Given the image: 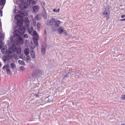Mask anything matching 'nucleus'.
Segmentation results:
<instances>
[{
	"label": "nucleus",
	"mask_w": 125,
	"mask_h": 125,
	"mask_svg": "<svg viewBox=\"0 0 125 125\" xmlns=\"http://www.w3.org/2000/svg\"><path fill=\"white\" fill-rule=\"evenodd\" d=\"M21 3H20L19 7L21 10H19V15L15 17L16 19H17V17H20L21 20H18L17 23V28L18 30H16L14 32V35L10 37V41L13 42L16 44H22L24 41L21 37V35H23L25 33V28H28L29 27V24H30V21L27 17L23 18V16H27L28 14L27 11L23 10V9H26L27 8V3L26 0H20Z\"/></svg>",
	"instance_id": "f257e3e1"
},
{
	"label": "nucleus",
	"mask_w": 125,
	"mask_h": 125,
	"mask_svg": "<svg viewBox=\"0 0 125 125\" xmlns=\"http://www.w3.org/2000/svg\"><path fill=\"white\" fill-rule=\"evenodd\" d=\"M61 23H62V22L60 20L52 18L47 21L46 24L47 26H52V25H53L54 27L52 28V30L55 31H57V28L60 26Z\"/></svg>",
	"instance_id": "f03ea898"
},
{
	"label": "nucleus",
	"mask_w": 125,
	"mask_h": 125,
	"mask_svg": "<svg viewBox=\"0 0 125 125\" xmlns=\"http://www.w3.org/2000/svg\"><path fill=\"white\" fill-rule=\"evenodd\" d=\"M28 32L31 36L33 37V42H34L35 45L38 46L39 44V42L38 41H39V34L37 33V31H34L33 29V27H31L30 28H28Z\"/></svg>",
	"instance_id": "7ed1b4c3"
},
{
	"label": "nucleus",
	"mask_w": 125,
	"mask_h": 125,
	"mask_svg": "<svg viewBox=\"0 0 125 125\" xmlns=\"http://www.w3.org/2000/svg\"><path fill=\"white\" fill-rule=\"evenodd\" d=\"M0 49H1V51L3 54H9V53H12V52H15L17 50V47H16L15 44H13L8 50L6 48V46L3 47Z\"/></svg>",
	"instance_id": "20e7f679"
},
{
	"label": "nucleus",
	"mask_w": 125,
	"mask_h": 125,
	"mask_svg": "<svg viewBox=\"0 0 125 125\" xmlns=\"http://www.w3.org/2000/svg\"><path fill=\"white\" fill-rule=\"evenodd\" d=\"M42 74V70L38 68H34L32 70V75L28 76V78L30 80H34V79L40 78V76H41Z\"/></svg>",
	"instance_id": "39448f33"
},
{
	"label": "nucleus",
	"mask_w": 125,
	"mask_h": 125,
	"mask_svg": "<svg viewBox=\"0 0 125 125\" xmlns=\"http://www.w3.org/2000/svg\"><path fill=\"white\" fill-rule=\"evenodd\" d=\"M13 57H14V53L12 52V53L8 54L7 56H4L3 58V60L4 62H7L10 60V59H13Z\"/></svg>",
	"instance_id": "423d86ee"
},
{
	"label": "nucleus",
	"mask_w": 125,
	"mask_h": 125,
	"mask_svg": "<svg viewBox=\"0 0 125 125\" xmlns=\"http://www.w3.org/2000/svg\"><path fill=\"white\" fill-rule=\"evenodd\" d=\"M103 15L106 18L107 20L110 19L109 16H110V9L109 7H106L105 8L104 11L103 12Z\"/></svg>",
	"instance_id": "0eeeda50"
},
{
	"label": "nucleus",
	"mask_w": 125,
	"mask_h": 125,
	"mask_svg": "<svg viewBox=\"0 0 125 125\" xmlns=\"http://www.w3.org/2000/svg\"><path fill=\"white\" fill-rule=\"evenodd\" d=\"M3 70L4 69H6V73L8 75H11V71H10V67H9V64H7L6 65H4L3 68Z\"/></svg>",
	"instance_id": "6e6552de"
},
{
	"label": "nucleus",
	"mask_w": 125,
	"mask_h": 125,
	"mask_svg": "<svg viewBox=\"0 0 125 125\" xmlns=\"http://www.w3.org/2000/svg\"><path fill=\"white\" fill-rule=\"evenodd\" d=\"M36 0H27V3L29 5L33 6V5L36 4Z\"/></svg>",
	"instance_id": "1a4fd4ad"
},
{
	"label": "nucleus",
	"mask_w": 125,
	"mask_h": 125,
	"mask_svg": "<svg viewBox=\"0 0 125 125\" xmlns=\"http://www.w3.org/2000/svg\"><path fill=\"white\" fill-rule=\"evenodd\" d=\"M33 11L34 13H37L39 10H40V6L35 5L32 8Z\"/></svg>",
	"instance_id": "9d476101"
},
{
	"label": "nucleus",
	"mask_w": 125,
	"mask_h": 125,
	"mask_svg": "<svg viewBox=\"0 0 125 125\" xmlns=\"http://www.w3.org/2000/svg\"><path fill=\"white\" fill-rule=\"evenodd\" d=\"M46 46L47 45L46 44H44L43 46H42L41 48V52L43 55H44L45 54V49L46 48Z\"/></svg>",
	"instance_id": "9b49d317"
},
{
	"label": "nucleus",
	"mask_w": 125,
	"mask_h": 125,
	"mask_svg": "<svg viewBox=\"0 0 125 125\" xmlns=\"http://www.w3.org/2000/svg\"><path fill=\"white\" fill-rule=\"evenodd\" d=\"M58 31L60 34H62V33L64 32V27H59L58 29Z\"/></svg>",
	"instance_id": "f8f14e48"
},
{
	"label": "nucleus",
	"mask_w": 125,
	"mask_h": 125,
	"mask_svg": "<svg viewBox=\"0 0 125 125\" xmlns=\"http://www.w3.org/2000/svg\"><path fill=\"white\" fill-rule=\"evenodd\" d=\"M30 55L33 59H35L36 58V54H35V52H34V50H32L30 52Z\"/></svg>",
	"instance_id": "ddd939ff"
},
{
	"label": "nucleus",
	"mask_w": 125,
	"mask_h": 125,
	"mask_svg": "<svg viewBox=\"0 0 125 125\" xmlns=\"http://www.w3.org/2000/svg\"><path fill=\"white\" fill-rule=\"evenodd\" d=\"M29 53H30L29 48H26L24 50V54H25L26 55H29Z\"/></svg>",
	"instance_id": "4468645a"
},
{
	"label": "nucleus",
	"mask_w": 125,
	"mask_h": 125,
	"mask_svg": "<svg viewBox=\"0 0 125 125\" xmlns=\"http://www.w3.org/2000/svg\"><path fill=\"white\" fill-rule=\"evenodd\" d=\"M18 63L20 64V65H23V66H25V62H24L23 61L19 60Z\"/></svg>",
	"instance_id": "2eb2a0df"
},
{
	"label": "nucleus",
	"mask_w": 125,
	"mask_h": 125,
	"mask_svg": "<svg viewBox=\"0 0 125 125\" xmlns=\"http://www.w3.org/2000/svg\"><path fill=\"white\" fill-rule=\"evenodd\" d=\"M36 20H41L42 19V15L38 14L36 16Z\"/></svg>",
	"instance_id": "dca6fc26"
},
{
	"label": "nucleus",
	"mask_w": 125,
	"mask_h": 125,
	"mask_svg": "<svg viewBox=\"0 0 125 125\" xmlns=\"http://www.w3.org/2000/svg\"><path fill=\"white\" fill-rule=\"evenodd\" d=\"M21 48L20 47H19L17 49V50L15 52H16L17 51V53L18 54H21Z\"/></svg>",
	"instance_id": "f3484780"
},
{
	"label": "nucleus",
	"mask_w": 125,
	"mask_h": 125,
	"mask_svg": "<svg viewBox=\"0 0 125 125\" xmlns=\"http://www.w3.org/2000/svg\"><path fill=\"white\" fill-rule=\"evenodd\" d=\"M10 67L11 69H12V70H14V69H15V68L16 67V66H15V64L13 63H11L10 64Z\"/></svg>",
	"instance_id": "a211bd4d"
},
{
	"label": "nucleus",
	"mask_w": 125,
	"mask_h": 125,
	"mask_svg": "<svg viewBox=\"0 0 125 125\" xmlns=\"http://www.w3.org/2000/svg\"><path fill=\"white\" fill-rule=\"evenodd\" d=\"M6 93V92L3 91V89L0 90V95H3V94H5Z\"/></svg>",
	"instance_id": "6ab92c4d"
},
{
	"label": "nucleus",
	"mask_w": 125,
	"mask_h": 125,
	"mask_svg": "<svg viewBox=\"0 0 125 125\" xmlns=\"http://www.w3.org/2000/svg\"><path fill=\"white\" fill-rule=\"evenodd\" d=\"M31 59V57H30L29 56H27L25 58V61L26 62H29V60Z\"/></svg>",
	"instance_id": "aec40b11"
},
{
	"label": "nucleus",
	"mask_w": 125,
	"mask_h": 125,
	"mask_svg": "<svg viewBox=\"0 0 125 125\" xmlns=\"http://www.w3.org/2000/svg\"><path fill=\"white\" fill-rule=\"evenodd\" d=\"M33 97H34V98H40V95L35 94L33 95Z\"/></svg>",
	"instance_id": "412c9836"
},
{
	"label": "nucleus",
	"mask_w": 125,
	"mask_h": 125,
	"mask_svg": "<svg viewBox=\"0 0 125 125\" xmlns=\"http://www.w3.org/2000/svg\"><path fill=\"white\" fill-rule=\"evenodd\" d=\"M53 12H57V13H58V12H60V9H58V10L56 9H54L53 10Z\"/></svg>",
	"instance_id": "4be33fe9"
},
{
	"label": "nucleus",
	"mask_w": 125,
	"mask_h": 125,
	"mask_svg": "<svg viewBox=\"0 0 125 125\" xmlns=\"http://www.w3.org/2000/svg\"><path fill=\"white\" fill-rule=\"evenodd\" d=\"M3 44L2 43V41H0V49L3 47Z\"/></svg>",
	"instance_id": "5701e85b"
},
{
	"label": "nucleus",
	"mask_w": 125,
	"mask_h": 125,
	"mask_svg": "<svg viewBox=\"0 0 125 125\" xmlns=\"http://www.w3.org/2000/svg\"><path fill=\"white\" fill-rule=\"evenodd\" d=\"M20 70H21V71H25V67H24L23 66H21L20 67Z\"/></svg>",
	"instance_id": "b1692460"
},
{
	"label": "nucleus",
	"mask_w": 125,
	"mask_h": 125,
	"mask_svg": "<svg viewBox=\"0 0 125 125\" xmlns=\"http://www.w3.org/2000/svg\"><path fill=\"white\" fill-rule=\"evenodd\" d=\"M37 26V28H38V30H40V28L41 27V23L40 22H38Z\"/></svg>",
	"instance_id": "393cba45"
},
{
	"label": "nucleus",
	"mask_w": 125,
	"mask_h": 125,
	"mask_svg": "<svg viewBox=\"0 0 125 125\" xmlns=\"http://www.w3.org/2000/svg\"><path fill=\"white\" fill-rule=\"evenodd\" d=\"M3 34L0 33V40H3Z\"/></svg>",
	"instance_id": "a878e982"
},
{
	"label": "nucleus",
	"mask_w": 125,
	"mask_h": 125,
	"mask_svg": "<svg viewBox=\"0 0 125 125\" xmlns=\"http://www.w3.org/2000/svg\"><path fill=\"white\" fill-rule=\"evenodd\" d=\"M0 4H4V0H0Z\"/></svg>",
	"instance_id": "bb28decb"
},
{
	"label": "nucleus",
	"mask_w": 125,
	"mask_h": 125,
	"mask_svg": "<svg viewBox=\"0 0 125 125\" xmlns=\"http://www.w3.org/2000/svg\"><path fill=\"white\" fill-rule=\"evenodd\" d=\"M44 13L43 14V16L44 17V18H46V13L45 12V10H44Z\"/></svg>",
	"instance_id": "cd10ccee"
},
{
	"label": "nucleus",
	"mask_w": 125,
	"mask_h": 125,
	"mask_svg": "<svg viewBox=\"0 0 125 125\" xmlns=\"http://www.w3.org/2000/svg\"><path fill=\"white\" fill-rule=\"evenodd\" d=\"M121 99H122L123 100H125V95H122Z\"/></svg>",
	"instance_id": "c85d7f7f"
},
{
	"label": "nucleus",
	"mask_w": 125,
	"mask_h": 125,
	"mask_svg": "<svg viewBox=\"0 0 125 125\" xmlns=\"http://www.w3.org/2000/svg\"><path fill=\"white\" fill-rule=\"evenodd\" d=\"M23 37L25 39H28V38H29V36H28V35L27 34H24Z\"/></svg>",
	"instance_id": "c756f323"
},
{
	"label": "nucleus",
	"mask_w": 125,
	"mask_h": 125,
	"mask_svg": "<svg viewBox=\"0 0 125 125\" xmlns=\"http://www.w3.org/2000/svg\"><path fill=\"white\" fill-rule=\"evenodd\" d=\"M42 5L44 10H45V9H44V5H45L44 2H42Z\"/></svg>",
	"instance_id": "7c9ffc66"
},
{
	"label": "nucleus",
	"mask_w": 125,
	"mask_h": 125,
	"mask_svg": "<svg viewBox=\"0 0 125 125\" xmlns=\"http://www.w3.org/2000/svg\"><path fill=\"white\" fill-rule=\"evenodd\" d=\"M32 46H31V48H32V49H34V48H35V46L33 45V43H31Z\"/></svg>",
	"instance_id": "2f4dec72"
},
{
	"label": "nucleus",
	"mask_w": 125,
	"mask_h": 125,
	"mask_svg": "<svg viewBox=\"0 0 125 125\" xmlns=\"http://www.w3.org/2000/svg\"><path fill=\"white\" fill-rule=\"evenodd\" d=\"M33 26H36L37 25V22L36 21H34L33 23Z\"/></svg>",
	"instance_id": "473e14b6"
},
{
	"label": "nucleus",
	"mask_w": 125,
	"mask_h": 125,
	"mask_svg": "<svg viewBox=\"0 0 125 125\" xmlns=\"http://www.w3.org/2000/svg\"><path fill=\"white\" fill-rule=\"evenodd\" d=\"M0 17H2V11L0 10Z\"/></svg>",
	"instance_id": "72a5a7b5"
},
{
	"label": "nucleus",
	"mask_w": 125,
	"mask_h": 125,
	"mask_svg": "<svg viewBox=\"0 0 125 125\" xmlns=\"http://www.w3.org/2000/svg\"><path fill=\"white\" fill-rule=\"evenodd\" d=\"M125 15H121V18H125Z\"/></svg>",
	"instance_id": "f704fd0d"
},
{
	"label": "nucleus",
	"mask_w": 125,
	"mask_h": 125,
	"mask_svg": "<svg viewBox=\"0 0 125 125\" xmlns=\"http://www.w3.org/2000/svg\"><path fill=\"white\" fill-rule=\"evenodd\" d=\"M120 21H125V19H121Z\"/></svg>",
	"instance_id": "c9c22d12"
},
{
	"label": "nucleus",
	"mask_w": 125,
	"mask_h": 125,
	"mask_svg": "<svg viewBox=\"0 0 125 125\" xmlns=\"http://www.w3.org/2000/svg\"><path fill=\"white\" fill-rule=\"evenodd\" d=\"M0 68H1V62H0Z\"/></svg>",
	"instance_id": "e433bc0d"
},
{
	"label": "nucleus",
	"mask_w": 125,
	"mask_h": 125,
	"mask_svg": "<svg viewBox=\"0 0 125 125\" xmlns=\"http://www.w3.org/2000/svg\"><path fill=\"white\" fill-rule=\"evenodd\" d=\"M4 4H5V1L4 0V5H3V7H3V6H4Z\"/></svg>",
	"instance_id": "4c0bfd02"
},
{
	"label": "nucleus",
	"mask_w": 125,
	"mask_h": 125,
	"mask_svg": "<svg viewBox=\"0 0 125 125\" xmlns=\"http://www.w3.org/2000/svg\"><path fill=\"white\" fill-rule=\"evenodd\" d=\"M14 12H16V9L14 10Z\"/></svg>",
	"instance_id": "58836bf2"
},
{
	"label": "nucleus",
	"mask_w": 125,
	"mask_h": 125,
	"mask_svg": "<svg viewBox=\"0 0 125 125\" xmlns=\"http://www.w3.org/2000/svg\"><path fill=\"white\" fill-rule=\"evenodd\" d=\"M0 5H4V4H0Z\"/></svg>",
	"instance_id": "ea45409f"
}]
</instances>
